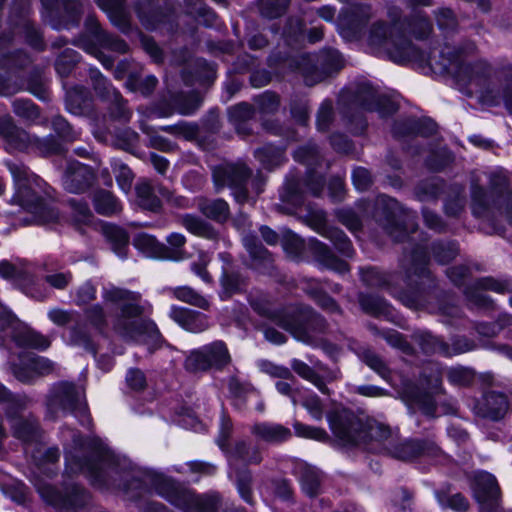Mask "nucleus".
<instances>
[{
    "label": "nucleus",
    "instance_id": "9d476101",
    "mask_svg": "<svg viewBox=\"0 0 512 512\" xmlns=\"http://www.w3.org/2000/svg\"><path fill=\"white\" fill-rule=\"evenodd\" d=\"M473 491L482 510L492 511L496 507L500 490L493 475L486 472L477 474Z\"/></svg>",
    "mask_w": 512,
    "mask_h": 512
},
{
    "label": "nucleus",
    "instance_id": "58836bf2",
    "mask_svg": "<svg viewBox=\"0 0 512 512\" xmlns=\"http://www.w3.org/2000/svg\"><path fill=\"white\" fill-rule=\"evenodd\" d=\"M90 78L93 82L94 88L105 97L112 96L115 101H118L120 95L114 89L110 88L107 84L106 79L103 75L96 69L90 70Z\"/></svg>",
    "mask_w": 512,
    "mask_h": 512
},
{
    "label": "nucleus",
    "instance_id": "5701e85b",
    "mask_svg": "<svg viewBox=\"0 0 512 512\" xmlns=\"http://www.w3.org/2000/svg\"><path fill=\"white\" fill-rule=\"evenodd\" d=\"M138 204L144 209L156 210L160 207V200L154 194L151 185L146 181L139 182L136 187Z\"/></svg>",
    "mask_w": 512,
    "mask_h": 512
},
{
    "label": "nucleus",
    "instance_id": "a18cd8bd",
    "mask_svg": "<svg viewBox=\"0 0 512 512\" xmlns=\"http://www.w3.org/2000/svg\"><path fill=\"white\" fill-rule=\"evenodd\" d=\"M126 382L135 391L143 390L147 385L146 377L139 369H130L126 375Z\"/></svg>",
    "mask_w": 512,
    "mask_h": 512
},
{
    "label": "nucleus",
    "instance_id": "8fccbe9b",
    "mask_svg": "<svg viewBox=\"0 0 512 512\" xmlns=\"http://www.w3.org/2000/svg\"><path fill=\"white\" fill-rule=\"evenodd\" d=\"M209 261L210 257L207 254L200 253L198 261L192 264L193 272L205 282H210L211 280L209 273L205 270Z\"/></svg>",
    "mask_w": 512,
    "mask_h": 512
},
{
    "label": "nucleus",
    "instance_id": "6e6552de",
    "mask_svg": "<svg viewBox=\"0 0 512 512\" xmlns=\"http://www.w3.org/2000/svg\"><path fill=\"white\" fill-rule=\"evenodd\" d=\"M0 135L4 139L5 147L9 152L24 151L30 147H40L41 145L39 139H32L26 131L15 126L10 116L1 118Z\"/></svg>",
    "mask_w": 512,
    "mask_h": 512
},
{
    "label": "nucleus",
    "instance_id": "2eb2a0df",
    "mask_svg": "<svg viewBox=\"0 0 512 512\" xmlns=\"http://www.w3.org/2000/svg\"><path fill=\"white\" fill-rule=\"evenodd\" d=\"M251 431L256 438L268 443H280L291 437V431L280 424H255Z\"/></svg>",
    "mask_w": 512,
    "mask_h": 512
},
{
    "label": "nucleus",
    "instance_id": "79ce46f5",
    "mask_svg": "<svg viewBox=\"0 0 512 512\" xmlns=\"http://www.w3.org/2000/svg\"><path fill=\"white\" fill-rule=\"evenodd\" d=\"M73 209V218L77 224L89 225L92 223L93 215L86 204L83 203H71Z\"/></svg>",
    "mask_w": 512,
    "mask_h": 512
},
{
    "label": "nucleus",
    "instance_id": "3c124183",
    "mask_svg": "<svg viewBox=\"0 0 512 512\" xmlns=\"http://www.w3.org/2000/svg\"><path fill=\"white\" fill-rule=\"evenodd\" d=\"M22 269L20 266L7 260L0 261V276L4 279H14L20 276Z\"/></svg>",
    "mask_w": 512,
    "mask_h": 512
},
{
    "label": "nucleus",
    "instance_id": "dca6fc26",
    "mask_svg": "<svg viewBox=\"0 0 512 512\" xmlns=\"http://www.w3.org/2000/svg\"><path fill=\"white\" fill-rule=\"evenodd\" d=\"M103 458L99 463H90L87 462L85 464L81 463L78 459H76L73 456H68L66 458L67 468L73 472H83L90 476L93 480L98 481L100 480V473L101 471L106 467L110 455L106 453L104 450H102Z\"/></svg>",
    "mask_w": 512,
    "mask_h": 512
},
{
    "label": "nucleus",
    "instance_id": "09e8293b",
    "mask_svg": "<svg viewBox=\"0 0 512 512\" xmlns=\"http://www.w3.org/2000/svg\"><path fill=\"white\" fill-rule=\"evenodd\" d=\"M29 369L35 374H45L53 369V364L42 357H32L28 363Z\"/></svg>",
    "mask_w": 512,
    "mask_h": 512
},
{
    "label": "nucleus",
    "instance_id": "f257e3e1",
    "mask_svg": "<svg viewBox=\"0 0 512 512\" xmlns=\"http://www.w3.org/2000/svg\"><path fill=\"white\" fill-rule=\"evenodd\" d=\"M328 421L334 436L343 445L363 444L370 451H390L397 438L388 426L375 421L364 426L345 410L329 414Z\"/></svg>",
    "mask_w": 512,
    "mask_h": 512
},
{
    "label": "nucleus",
    "instance_id": "603ef678",
    "mask_svg": "<svg viewBox=\"0 0 512 512\" xmlns=\"http://www.w3.org/2000/svg\"><path fill=\"white\" fill-rule=\"evenodd\" d=\"M332 116V105L331 103L324 102L317 115V126L319 130H325L328 127V124L331 120Z\"/></svg>",
    "mask_w": 512,
    "mask_h": 512
},
{
    "label": "nucleus",
    "instance_id": "cd10ccee",
    "mask_svg": "<svg viewBox=\"0 0 512 512\" xmlns=\"http://www.w3.org/2000/svg\"><path fill=\"white\" fill-rule=\"evenodd\" d=\"M185 367L191 372L206 371L212 368L208 353L205 351V346L189 354L185 361Z\"/></svg>",
    "mask_w": 512,
    "mask_h": 512
},
{
    "label": "nucleus",
    "instance_id": "4be33fe9",
    "mask_svg": "<svg viewBox=\"0 0 512 512\" xmlns=\"http://www.w3.org/2000/svg\"><path fill=\"white\" fill-rule=\"evenodd\" d=\"M315 229L320 233L330 238L336 245L337 249L346 256L352 253L351 243L346 235L338 229L326 228L324 223H318Z\"/></svg>",
    "mask_w": 512,
    "mask_h": 512
},
{
    "label": "nucleus",
    "instance_id": "b1692460",
    "mask_svg": "<svg viewBox=\"0 0 512 512\" xmlns=\"http://www.w3.org/2000/svg\"><path fill=\"white\" fill-rule=\"evenodd\" d=\"M199 209L209 218L222 221L228 216V204L224 200H201Z\"/></svg>",
    "mask_w": 512,
    "mask_h": 512
},
{
    "label": "nucleus",
    "instance_id": "49530a36",
    "mask_svg": "<svg viewBox=\"0 0 512 512\" xmlns=\"http://www.w3.org/2000/svg\"><path fill=\"white\" fill-rule=\"evenodd\" d=\"M260 367L264 373H266L272 377H277V378H281V379L292 378V374L288 368L283 367V366H278L272 362H262Z\"/></svg>",
    "mask_w": 512,
    "mask_h": 512
},
{
    "label": "nucleus",
    "instance_id": "e2e57ef3",
    "mask_svg": "<svg viewBox=\"0 0 512 512\" xmlns=\"http://www.w3.org/2000/svg\"><path fill=\"white\" fill-rule=\"evenodd\" d=\"M362 279L370 286H379L384 284L383 279L380 277L378 271L374 268H368L363 271Z\"/></svg>",
    "mask_w": 512,
    "mask_h": 512
},
{
    "label": "nucleus",
    "instance_id": "6ab92c4d",
    "mask_svg": "<svg viewBox=\"0 0 512 512\" xmlns=\"http://www.w3.org/2000/svg\"><path fill=\"white\" fill-rule=\"evenodd\" d=\"M95 210L102 215H113L121 210L118 200L109 191H98L93 198Z\"/></svg>",
    "mask_w": 512,
    "mask_h": 512
},
{
    "label": "nucleus",
    "instance_id": "c9c22d12",
    "mask_svg": "<svg viewBox=\"0 0 512 512\" xmlns=\"http://www.w3.org/2000/svg\"><path fill=\"white\" fill-rule=\"evenodd\" d=\"M315 250L319 254L321 260L324 261L331 269L336 270L340 273L348 271L347 264L335 258L331 251L325 245L317 243L315 246Z\"/></svg>",
    "mask_w": 512,
    "mask_h": 512
},
{
    "label": "nucleus",
    "instance_id": "412c9836",
    "mask_svg": "<svg viewBox=\"0 0 512 512\" xmlns=\"http://www.w3.org/2000/svg\"><path fill=\"white\" fill-rule=\"evenodd\" d=\"M134 246L147 257H160L164 246L149 234H138L133 240Z\"/></svg>",
    "mask_w": 512,
    "mask_h": 512
},
{
    "label": "nucleus",
    "instance_id": "a19ab883",
    "mask_svg": "<svg viewBox=\"0 0 512 512\" xmlns=\"http://www.w3.org/2000/svg\"><path fill=\"white\" fill-rule=\"evenodd\" d=\"M289 0H260L262 13L270 18L281 15L288 5Z\"/></svg>",
    "mask_w": 512,
    "mask_h": 512
},
{
    "label": "nucleus",
    "instance_id": "ddd939ff",
    "mask_svg": "<svg viewBox=\"0 0 512 512\" xmlns=\"http://www.w3.org/2000/svg\"><path fill=\"white\" fill-rule=\"evenodd\" d=\"M249 176L244 164H228L219 166L213 170L214 183L217 189L225 186H240Z\"/></svg>",
    "mask_w": 512,
    "mask_h": 512
},
{
    "label": "nucleus",
    "instance_id": "7c9ffc66",
    "mask_svg": "<svg viewBox=\"0 0 512 512\" xmlns=\"http://www.w3.org/2000/svg\"><path fill=\"white\" fill-rule=\"evenodd\" d=\"M293 427L296 435L301 438L316 440L320 442H326L329 440L328 433L322 428L305 425L300 422H295Z\"/></svg>",
    "mask_w": 512,
    "mask_h": 512
},
{
    "label": "nucleus",
    "instance_id": "4468645a",
    "mask_svg": "<svg viewBox=\"0 0 512 512\" xmlns=\"http://www.w3.org/2000/svg\"><path fill=\"white\" fill-rule=\"evenodd\" d=\"M170 317L185 330L199 333L209 326L205 315L181 307L172 306Z\"/></svg>",
    "mask_w": 512,
    "mask_h": 512
},
{
    "label": "nucleus",
    "instance_id": "774afa93",
    "mask_svg": "<svg viewBox=\"0 0 512 512\" xmlns=\"http://www.w3.org/2000/svg\"><path fill=\"white\" fill-rule=\"evenodd\" d=\"M241 281L237 275L225 274L222 278V285L224 289L229 292H235L240 288Z\"/></svg>",
    "mask_w": 512,
    "mask_h": 512
},
{
    "label": "nucleus",
    "instance_id": "338daca9",
    "mask_svg": "<svg viewBox=\"0 0 512 512\" xmlns=\"http://www.w3.org/2000/svg\"><path fill=\"white\" fill-rule=\"evenodd\" d=\"M481 286L486 290H492L497 293H504L508 289V284L497 281L492 278H486L481 281Z\"/></svg>",
    "mask_w": 512,
    "mask_h": 512
},
{
    "label": "nucleus",
    "instance_id": "69168bd1",
    "mask_svg": "<svg viewBox=\"0 0 512 512\" xmlns=\"http://www.w3.org/2000/svg\"><path fill=\"white\" fill-rule=\"evenodd\" d=\"M250 303L253 309L260 315L274 317L270 309V304L265 298L252 299Z\"/></svg>",
    "mask_w": 512,
    "mask_h": 512
},
{
    "label": "nucleus",
    "instance_id": "7ed1b4c3",
    "mask_svg": "<svg viewBox=\"0 0 512 512\" xmlns=\"http://www.w3.org/2000/svg\"><path fill=\"white\" fill-rule=\"evenodd\" d=\"M104 299L120 308V314L113 323L118 335L129 340H140L145 336L151 339L159 337V331L153 322L140 319L144 308L139 305V293L112 287L105 290Z\"/></svg>",
    "mask_w": 512,
    "mask_h": 512
},
{
    "label": "nucleus",
    "instance_id": "c85d7f7f",
    "mask_svg": "<svg viewBox=\"0 0 512 512\" xmlns=\"http://www.w3.org/2000/svg\"><path fill=\"white\" fill-rule=\"evenodd\" d=\"M293 370L302 378L310 381L314 384L322 393H328V389L326 388L322 379L315 374V372L310 368L306 363L294 359L291 363Z\"/></svg>",
    "mask_w": 512,
    "mask_h": 512
},
{
    "label": "nucleus",
    "instance_id": "052dcab7",
    "mask_svg": "<svg viewBox=\"0 0 512 512\" xmlns=\"http://www.w3.org/2000/svg\"><path fill=\"white\" fill-rule=\"evenodd\" d=\"M23 32L25 34V38H26L27 42L31 46H33L35 48L41 47V36L34 26H32L31 24L25 23V25L23 27Z\"/></svg>",
    "mask_w": 512,
    "mask_h": 512
},
{
    "label": "nucleus",
    "instance_id": "bb28decb",
    "mask_svg": "<svg viewBox=\"0 0 512 512\" xmlns=\"http://www.w3.org/2000/svg\"><path fill=\"white\" fill-rule=\"evenodd\" d=\"M112 170L119 188L124 193H129L134 180V175L130 168L120 160H114L112 162Z\"/></svg>",
    "mask_w": 512,
    "mask_h": 512
},
{
    "label": "nucleus",
    "instance_id": "37998d69",
    "mask_svg": "<svg viewBox=\"0 0 512 512\" xmlns=\"http://www.w3.org/2000/svg\"><path fill=\"white\" fill-rule=\"evenodd\" d=\"M364 362L374 371H376L382 378L388 380L389 371L384 362L374 353L366 352L363 355Z\"/></svg>",
    "mask_w": 512,
    "mask_h": 512
},
{
    "label": "nucleus",
    "instance_id": "ea45409f",
    "mask_svg": "<svg viewBox=\"0 0 512 512\" xmlns=\"http://www.w3.org/2000/svg\"><path fill=\"white\" fill-rule=\"evenodd\" d=\"M301 483L306 494L309 496L316 495L320 488L319 473L311 469L306 470L302 475Z\"/></svg>",
    "mask_w": 512,
    "mask_h": 512
},
{
    "label": "nucleus",
    "instance_id": "423d86ee",
    "mask_svg": "<svg viewBox=\"0 0 512 512\" xmlns=\"http://www.w3.org/2000/svg\"><path fill=\"white\" fill-rule=\"evenodd\" d=\"M158 491L168 501L186 512H215L218 507L217 496L195 495L189 490L179 488L170 480H164Z\"/></svg>",
    "mask_w": 512,
    "mask_h": 512
},
{
    "label": "nucleus",
    "instance_id": "72a5a7b5",
    "mask_svg": "<svg viewBox=\"0 0 512 512\" xmlns=\"http://www.w3.org/2000/svg\"><path fill=\"white\" fill-rule=\"evenodd\" d=\"M13 111L17 116L27 121H35L39 117L38 108L30 100H15L13 102Z\"/></svg>",
    "mask_w": 512,
    "mask_h": 512
},
{
    "label": "nucleus",
    "instance_id": "864d4df0",
    "mask_svg": "<svg viewBox=\"0 0 512 512\" xmlns=\"http://www.w3.org/2000/svg\"><path fill=\"white\" fill-rule=\"evenodd\" d=\"M277 321L280 326L290 331L296 339L305 343H310L309 337L306 336V334L302 333V331L296 327V322L294 320L279 318Z\"/></svg>",
    "mask_w": 512,
    "mask_h": 512
},
{
    "label": "nucleus",
    "instance_id": "473e14b6",
    "mask_svg": "<svg viewBox=\"0 0 512 512\" xmlns=\"http://www.w3.org/2000/svg\"><path fill=\"white\" fill-rule=\"evenodd\" d=\"M182 225L197 236L211 237L213 235V231L204 221L191 215L182 218Z\"/></svg>",
    "mask_w": 512,
    "mask_h": 512
},
{
    "label": "nucleus",
    "instance_id": "aec40b11",
    "mask_svg": "<svg viewBox=\"0 0 512 512\" xmlns=\"http://www.w3.org/2000/svg\"><path fill=\"white\" fill-rule=\"evenodd\" d=\"M101 228L105 238L113 245L114 251L118 254V256L124 257V249L128 243V237L125 231L115 225L108 223L102 224Z\"/></svg>",
    "mask_w": 512,
    "mask_h": 512
},
{
    "label": "nucleus",
    "instance_id": "f8f14e48",
    "mask_svg": "<svg viewBox=\"0 0 512 512\" xmlns=\"http://www.w3.org/2000/svg\"><path fill=\"white\" fill-rule=\"evenodd\" d=\"M393 443L392 449L389 451L395 457L403 460H410L419 456H436L439 448L431 441L411 440L396 445Z\"/></svg>",
    "mask_w": 512,
    "mask_h": 512
},
{
    "label": "nucleus",
    "instance_id": "39448f33",
    "mask_svg": "<svg viewBox=\"0 0 512 512\" xmlns=\"http://www.w3.org/2000/svg\"><path fill=\"white\" fill-rule=\"evenodd\" d=\"M398 32L396 24L376 22L369 29L368 46L375 53H386L393 61L403 63L413 56L414 47Z\"/></svg>",
    "mask_w": 512,
    "mask_h": 512
},
{
    "label": "nucleus",
    "instance_id": "20e7f679",
    "mask_svg": "<svg viewBox=\"0 0 512 512\" xmlns=\"http://www.w3.org/2000/svg\"><path fill=\"white\" fill-rule=\"evenodd\" d=\"M447 71L453 75L458 85L474 88L480 93L484 104L495 105L503 99L507 109L512 113V92L505 90L501 94L491 87L492 68L484 60L469 61L462 55H457L447 66Z\"/></svg>",
    "mask_w": 512,
    "mask_h": 512
},
{
    "label": "nucleus",
    "instance_id": "e433bc0d",
    "mask_svg": "<svg viewBox=\"0 0 512 512\" xmlns=\"http://www.w3.org/2000/svg\"><path fill=\"white\" fill-rule=\"evenodd\" d=\"M235 455L242 461L249 464H258L262 459L258 448L254 446H249L245 442L237 443L235 447Z\"/></svg>",
    "mask_w": 512,
    "mask_h": 512
},
{
    "label": "nucleus",
    "instance_id": "de8ad7c7",
    "mask_svg": "<svg viewBox=\"0 0 512 512\" xmlns=\"http://www.w3.org/2000/svg\"><path fill=\"white\" fill-rule=\"evenodd\" d=\"M352 180L357 190H366L371 184V175L365 168H356L352 173Z\"/></svg>",
    "mask_w": 512,
    "mask_h": 512
},
{
    "label": "nucleus",
    "instance_id": "f704fd0d",
    "mask_svg": "<svg viewBox=\"0 0 512 512\" xmlns=\"http://www.w3.org/2000/svg\"><path fill=\"white\" fill-rule=\"evenodd\" d=\"M14 435L24 441H31L34 439L37 426L34 422L23 419H15L12 423Z\"/></svg>",
    "mask_w": 512,
    "mask_h": 512
},
{
    "label": "nucleus",
    "instance_id": "0e129e2a",
    "mask_svg": "<svg viewBox=\"0 0 512 512\" xmlns=\"http://www.w3.org/2000/svg\"><path fill=\"white\" fill-rule=\"evenodd\" d=\"M423 217H424L425 224L429 228L438 230V231L442 230L443 223L438 215L425 209V210H423Z\"/></svg>",
    "mask_w": 512,
    "mask_h": 512
},
{
    "label": "nucleus",
    "instance_id": "a211bd4d",
    "mask_svg": "<svg viewBox=\"0 0 512 512\" xmlns=\"http://www.w3.org/2000/svg\"><path fill=\"white\" fill-rule=\"evenodd\" d=\"M484 415L492 420L502 418L509 409L507 398L500 393L490 392L484 398Z\"/></svg>",
    "mask_w": 512,
    "mask_h": 512
},
{
    "label": "nucleus",
    "instance_id": "f03ea898",
    "mask_svg": "<svg viewBox=\"0 0 512 512\" xmlns=\"http://www.w3.org/2000/svg\"><path fill=\"white\" fill-rule=\"evenodd\" d=\"M8 168L16 187L13 200L32 214L33 222L55 223L59 219V214L48 202L49 194L45 182L23 165L9 164Z\"/></svg>",
    "mask_w": 512,
    "mask_h": 512
},
{
    "label": "nucleus",
    "instance_id": "680f3d73",
    "mask_svg": "<svg viewBox=\"0 0 512 512\" xmlns=\"http://www.w3.org/2000/svg\"><path fill=\"white\" fill-rule=\"evenodd\" d=\"M237 487L241 497L248 503L252 502V494L250 490V476L245 475L237 479Z\"/></svg>",
    "mask_w": 512,
    "mask_h": 512
},
{
    "label": "nucleus",
    "instance_id": "393cba45",
    "mask_svg": "<svg viewBox=\"0 0 512 512\" xmlns=\"http://www.w3.org/2000/svg\"><path fill=\"white\" fill-rule=\"evenodd\" d=\"M211 367L222 368L230 363L231 357L226 345L221 341L213 342L205 346Z\"/></svg>",
    "mask_w": 512,
    "mask_h": 512
},
{
    "label": "nucleus",
    "instance_id": "6e6d98bb",
    "mask_svg": "<svg viewBox=\"0 0 512 512\" xmlns=\"http://www.w3.org/2000/svg\"><path fill=\"white\" fill-rule=\"evenodd\" d=\"M49 319L58 326L68 324L72 320V314L68 311L54 308L48 312Z\"/></svg>",
    "mask_w": 512,
    "mask_h": 512
},
{
    "label": "nucleus",
    "instance_id": "5fc2aeb1",
    "mask_svg": "<svg viewBox=\"0 0 512 512\" xmlns=\"http://www.w3.org/2000/svg\"><path fill=\"white\" fill-rule=\"evenodd\" d=\"M486 193L481 187H474L472 191V198L474 202L473 211L476 215L480 216L486 208L485 201Z\"/></svg>",
    "mask_w": 512,
    "mask_h": 512
},
{
    "label": "nucleus",
    "instance_id": "4d7b16f0",
    "mask_svg": "<svg viewBox=\"0 0 512 512\" xmlns=\"http://www.w3.org/2000/svg\"><path fill=\"white\" fill-rule=\"evenodd\" d=\"M53 126L61 137L67 140L75 139L76 136L72 134L70 125L62 117H56L53 121Z\"/></svg>",
    "mask_w": 512,
    "mask_h": 512
},
{
    "label": "nucleus",
    "instance_id": "c03bdc74",
    "mask_svg": "<svg viewBox=\"0 0 512 512\" xmlns=\"http://www.w3.org/2000/svg\"><path fill=\"white\" fill-rule=\"evenodd\" d=\"M302 405L313 419L319 421L323 418V405L316 395L307 396Z\"/></svg>",
    "mask_w": 512,
    "mask_h": 512
},
{
    "label": "nucleus",
    "instance_id": "bf43d9fd",
    "mask_svg": "<svg viewBox=\"0 0 512 512\" xmlns=\"http://www.w3.org/2000/svg\"><path fill=\"white\" fill-rule=\"evenodd\" d=\"M95 298V289L90 283H85L77 291V303L86 304Z\"/></svg>",
    "mask_w": 512,
    "mask_h": 512
},
{
    "label": "nucleus",
    "instance_id": "a878e982",
    "mask_svg": "<svg viewBox=\"0 0 512 512\" xmlns=\"http://www.w3.org/2000/svg\"><path fill=\"white\" fill-rule=\"evenodd\" d=\"M170 291L179 301L186 302L202 309H207L209 306L208 301L201 294L188 286L173 288Z\"/></svg>",
    "mask_w": 512,
    "mask_h": 512
},
{
    "label": "nucleus",
    "instance_id": "2f4dec72",
    "mask_svg": "<svg viewBox=\"0 0 512 512\" xmlns=\"http://www.w3.org/2000/svg\"><path fill=\"white\" fill-rule=\"evenodd\" d=\"M360 305L367 313L380 316L388 312L386 302L376 296L363 295L360 297Z\"/></svg>",
    "mask_w": 512,
    "mask_h": 512
},
{
    "label": "nucleus",
    "instance_id": "9b49d317",
    "mask_svg": "<svg viewBox=\"0 0 512 512\" xmlns=\"http://www.w3.org/2000/svg\"><path fill=\"white\" fill-rule=\"evenodd\" d=\"M93 179V173L87 166L71 162L67 166L63 181L69 192L80 193L92 184Z\"/></svg>",
    "mask_w": 512,
    "mask_h": 512
},
{
    "label": "nucleus",
    "instance_id": "f3484780",
    "mask_svg": "<svg viewBox=\"0 0 512 512\" xmlns=\"http://www.w3.org/2000/svg\"><path fill=\"white\" fill-rule=\"evenodd\" d=\"M13 338L17 345L35 349H46L50 346V339L28 327H22Z\"/></svg>",
    "mask_w": 512,
    "mask_h": 512
},
{
    "label": "nucleus",
    "instance_id": "4c0bfd02",
    "mask_svg": "<svg viewBox=\"0 0 512 512\" xmlns=\"http://www.w3.org/2000/svg\"><path fill=\"white\" fill-rule=\"evenodd\" d=\"M369 96L373 103H365V107L369 110H377L381 116L392 114L396 111V105L385 97L376 96L374 92L370 91Z\"/></svg>",
    "mask_w": 512,
    "mask_h": 512
},
{
    "label": "nucleus",
    "instance_id": "1a4fd4ad",
    "mask_svg": "<svg viewBox=\"0 0 512 512\" xmlns=\"http://www.w3.org/2000/svg\"><path fill=\"white\" fill-rule=\"evenodd\" d=\"M60 408L63 412L72 411L78 415H86L83 392L72 384H62L57 395L50 401L49 410Z\"/></svg>",
    "mask_w": 512,
    "mask_h": 512
},
{
    "label": "nucleus",
    "instance_id": "c756f323",
    "mask_svg": "<svg viewBox=\"0 0 512 512\" xmlns=\"http://www.w3.org/2000/svg\"><path fill=\"white\" fill-rule=\"evenodd\" d=\"M41 496L50 504L60 507H75L77 504L72 499L63 497L58 491L49 485H39L37 487Z\"/></svg>",
    "mask_w": 512,
    "mask_h": 512
},
{
    "label": "nucleus",
    "instance_id": "13d9d810",
    "mask_svg": "<svg viewBox=\"0 0 512 512\" xmlns=\"http://www.w3.org/2000/svg\"><path fill=\"white\" fill-rule=\"evenodd\" d=\"M46 282L50 284L52 287L57 289L65 288L70 282L71 275L65 273H56L46 276Z\"/></svg>",
    "mask_w": 512,
    "mask_h": 512
},
{
    "label": "nucleus",
    "instance_id": "0eeeda50",
    "mask_svg": "<svg viewBox=\"0 0 512 512\" xmlns=\"http://www.w3.org/2000/svg\"><path fill=\"white\" fill-rule=\"evenodd\" d=\"M371 16V8L366 4L347 8L339 16L338 28L340 35L347 41L360 39Z\"/></svg>",
    "mask_w": 512,
    "mask_h": 512
}]
</instances>
